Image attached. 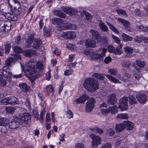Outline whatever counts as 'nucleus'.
<instances>
[{
	"mask_svg": "<svg viewBox=\"0 0 148 148\" xmlns=\"http://www.w3.org/2000/svg\"><path fill=\"white\" fill-rule=\"evenodd\" d=\"M111 144L109 143H107L104 144L101 148H111Z\"/></svg>",
	"mask_w": 148,
	"mask_h": 148,
	"instance_id": "nucleus-62",
	"label": "nucleus"
},
{
	"mask_svg": "<svg viewBox=\"0 0 148 148\" xmlns=\"http://www.w3.org/2000/svg\"><path fill=\"white\" fill-rule=\"evenodd\" d=\"M122 37L124 41H130L133 39V38L127 34L123 33L122 35Z\"/></svg>",
	"mask_w": 148,
	"mask_h": 148,
	"instance_id": "nucleus-39",
	"label": "nucleus"
},
{
	"mask_svg": "<svg viewBox=\"0 0 148 148\" xmlns=\"http://www.w3.org/2000/svg\"><path fill=\"white\" fill-rule=\"evenodd\" d=\"M20 89L24 92H26L29 90L28 86L25 83H21L19 84Z\"/></svg>",
	"mask_w": 148,
	"mask_h": 148,
	"instance_id": "nucleus-34",
	"label": "nucleus"
},
{
	"mask_svg": "<svg viewBox=\"0 0 148 148\" xmlns=\"http://www.w3.org/2000/svg\"><path fill=\"white\" fill-rule=\"evenodd\" d=\"M14 62L13 58L10 57L8 58L5 61V64L8 66H10L11 64Z\"/></svg>",
	"mask_w": 148,
	"mask_h": 148,
	"instance_id": "nucleus-43",
	"label": "nucleus"
},
{
	"mask_svg": "<svg viewBox=\"0 0 148 148\" xmlns=\"http://www.w3.org/2000/svg\"><path fill=\"white\" fill-rule=\"evenodd\" d=\"M106 133L108 136H112L114 135L115 131L113 129L109 128L107 130Z\"/></svg>",
	"mask_w": 148,
	"mask_h": 148,
	"instance_id": "nucleus-46",
	"label": "nucleus"
},
{
	"mask_svg": "<svg viewBox=\"0 0 148 148\" xmlns=\"http://www.w3.org/2000/svg\"><path fill=\"white\" fill-rule=\"evenodd\" d=\"M136 63L137 65L140 68H143L145 65V62L140 60H136Z\"/></svg>",
	"mask_w": 148,
	"mask_h": 148,
	"instance_id": "nucleus-38",
	"label": "nucleus"
},
{
	"mask_svg": "<svg viewBox=\"0 0 148 148\" xmlns=\"http://www.w3.org/2000/svg\"><path fill=\"white\" fill-rule=\"evenodd\" d=\"M97 42H95V41L92 39V40L90 39H88L86 40L85 41V46L87 47H94L95 46V44Z\"/></svg>",
	"mask_w": 148,
	"mask_h": 148,
	"instance_id": "nucleus-22",
	"label": "nucleus"
},
{
	"mask_svg": "<svg viewBox=\"0 0 148 148\" xmlns=\"http://www.w3.org/2000/svg\"><path fill=\"white\" fill-rule=\"evenodd\" d=\"M106 76L107 78L112 82L117 83H120V82L119 80L111 75H107Z\"/></svg>",
	"mask_w": 148,
	"mask_h": 148,
	"instance_id": "nucleus-36",
	"label": "nucleus"
},
{
	"mask_svg": "<svg viewBox=\"0 0 148 148\" xmlns=\"http://www.w3.org/2000/svg\"><path fill=\"white\" fill-rule=\"evenodd\" d=\"M116 97V95L114 93L110 95L107 100V103L111 105L115 103L117 101Z\"/></svg>",
	"mask_w": 148,
	"mask_h": 148,
	"instance_id": "nucleus-18",
	"label": "nucleus"
},
{
	"mask_svg": "<svg viewBox=\"0 0 148 148\" xmlns=\"http://www.w3.org/2000/svg\"><path fill=\"white\" fill-rule=\"evenodd\" d=\"M44 35L45 37H49L51 35L50 31L49 29H45L44 31Z\"/></svg>",
	"mask_w": 148,
	"mask_h": 148,
	"instance_id": "nucleus-58",
	"label": "nucleus"
},
{
	"mask_svg": "<svg viewBox=\"0 0 148 148\" xmlns=\"http://www.w3.org/2000/svg\"><path fill=\"white\" fill-rule=\"evenodd\" d=\"M108 25L109 26L110 29L113 30L114 32L118 34L119 32L118 30L114 27L111 24L109 23H107Z\"/></svg>",
	"mask_w": 148,
	"mask_h": 148,
	"instance_id": "nucleus-53",
	"label": "nucleus"
},
{
	"mask_svg": "<svg viewBox=\"0 0 148 148\" xmlns=\"http://www.w3.org/2000/svg\"><path fill=\"white\" fill-rule=\"evenodd\" d=\"M34 34H32L26 39L25 46L26 47H29L31 46L34 40L33 47L34 49H38L40 47L42 44V42L39 38L34 39Z\"/></svg>",
	"mask_w": 148,
	"mask_h": 148,
	"instance_id": "nucleus-4",
	"label": "nucleus"
},
{
	"mask_svg": "<svg viewBox=\"0 0 148 148\" xmlns=\"http://www.w3.org/2000/svg\"><path fill=\"white\" fill-rule=\"evenodd\" d=\"M106 51V49L103 48L99 50L98 51L99 53L87 50H85L83 53L88 59L91 60H96L105 56Z\"/></svg>",
	"mask_w": 148,
	"mask_h": 148,
	"instance_id": "nucleus-2",
	"label": "nucleus"
},
{
	"mask_svg": "<svg viewBox=\"0 0 148 148\" xmlns=\"http://www.w3.org/2000/svg\"><path fill=\"white\" fill-rule=\"evenodd\" d=\"M66 114L67 117L68 119H71L73 117V113L70 110H68L66 111Z\"/></svg>",
	"mask_w": 148,
	"mask_h": 148,
	"instance_id": "nucleus-50",
	"label": "nucleus"
},
{
	"mask_svg": "<svg viewBox=\"0 0 148 148\" xmlns=\"http://www.w3.org/2000/svg\"><path fill=\"white\" fill-rule=\"evenodd\" d=\"M135 15L141 16L142 14L140 11L138 9H135L134 14Z\"/></svg>",
	"mask_w": 148,
	"mask_h": 148,
	"instance_id": "nucleus-60",
	"label": "nucleus"
},
{
	"mask_svg": "<svg viewBox=\"0 0 148 148\" xmlns=\"http://www.w3.org/2000/svg\"><path fill=\"white\" fill-rule=\"evenodd\" d=\"M125 129L123 122L121 123L116 125L115 126V130L118 132H120Z\"/></svg>",
	"mask_w": 148,
	"mask_h": 148,
	"instance_id": "nucleus-25",
	"label": "nucleus"
},
{
	"mask_svg": "<svg viewBox=\"0 0 148 148\" xmlns=\"http://www.w3.org/2000/svg\"><path fill=\"white\" fill-rule=\"evenodd\" d=\"M8 103V97L0 99V104L6 105Z\"/></svg>",
	"mask_w": 148,
	"mask_h": 148,
	"instance_id": "nucleus-49",
	"label": "nucleus"
},
{
	"mask_svg": "<svg viewBox=\"0 0 148 148\" xmlns=\"http://www.w3.org/2000/svg\"><path fill=\"white\" fill-rule=\"evenodd\" d=\"M102 114L104 115H107L109 113L108 108L106 109H102L101 110Z\"/></svg>",
	"mask_w": 148,
	"mask_h": 148,
	"instance_id": "nucleus-59",
	"label": "nucleus"
},
{
	"mask_svg": "<svg viewBox=\"0 0 148 148\" xmlns=\"http://www.w3.org/2000/svg\"><path fill=\"white\" fill-rule=\"evenodd\" d=\"M16 116L17 117L16 121L21 123L23 126H25L27 121L30 120L31 118L30 114L28 113L17 114Z\"/></svg>",
	"mask_w": 148,
	"mask_h": 148,
	"instance_id": "nucleus-5",
	"label": "nucleus"
},
{
	"mask_svg": "<svg viewBox=\"0 0 148 148\" xmlns=\"http://www.w3.org/2000/svg\"><path fill=\"white\" fill-rule=\"evenodd\" d=\"M11 25V23L10 21H0V29L3 32L8 31L10 29Z\"/></svg>",
	"mask_w": 148,
	"mask_h": 148,
	"instance_id": "nucleus-11",
	"label": "nucleus"
},
{
	"mask_svg": "<svg viewBox=\"0 0 148 148\" xmlns=\"http://www.w3.org/2000/svg\"><path fill=\"white\" fill-rule=\"evenodd\" d=\"M83 86L85 88L91 92L95 91L99 88L98 82L92 78L86 79L83 83Z\"/></svg>",
	"mask_w": 148,
	"mask_h": 148,
	"instance_id": "nucleus-3",
	"label": "nucleus"
},
{
	"mask_svg": "<svg viewBox=\"0 0 148 148\" xmlns=\"http://www.w3.org/2000/svg\"><path fill=\"white\" fill-rule=\"evenodd\" d=\"M137 101L140 103L144 104L147 101V96L144 93H139L136 95Z\"/></svg>",
	"mask_w": 148,
	"mask_h": 148,
	"instance_id": "nucleus-12",
	"label": "nucleus"
},
{
	"mask_svg": "<svg viewBox=\"0 0 148 148\" xmlns=\"http://www.w3.org/2000/svg\"><path fill=\"white\" fill-rule=\"evenodd\" d=\"M116 19L120 22L122 23L124 26L127 27H130V23L127 21L125 20L120 18H118Z\"/></svg>",
	"mask_w": 148,
	"mask_h": 148,
	"instance_id": "nucleus-32",
	"label": "nucleus"
},
{
	"mask_svg": "<svg viewBox=\"0 0 148 148\" xmlns=\"http://www.w3.org/2000/svg\"><path fill=\"white\" fill-rule=\"evenodd\" d=\"M109 73L113 75H115L117 73L118 71L116 69H110L108 70Z\"/></svg>",
	"mask_w": 148,
	"mask_h": 148,
	"instance_id": "nucleus-54",
	"label": "nucleus"
},
{
	"mask_svg": "<svg viewBox=\"0 0 148 148\" xmlns=\"http://www.w3.org/2000/svg\"><path fill=\"white\" fill-rule=\"evenodd\" d=\"M24 55L26 56L31 57L36 55L35 51L34 50H27L23 52Z\"/></svg>",
	"mask_w": 148,
	"mask_h": 148,
	"instance_id": "nucleus-24",
	"label": "nucleus"
},
{
	"mask_svg": "<svg viewBox=\"0 0 148 148\" xmlns=\"http://www.w3.org/2000/svg\"><path fill=\"white\" fill-rule=\"evenodd\" d=\"M13 51L15 53H20L22 52V50L21 48L18 46H16L13 48Z\"/></svg>",
	"mask_w": 148,
	"mask_h": 148,
	"instance_id": "nucleus-51",
	"label": "nucleus"
},
{
	"mask_svg": "<svg viewBox=\"0 0 148 148\" xmlns=\"http://www.w3.org/2000/svg\"><path fill=\"white\" fill-rule=\"evenodd\" d=\"M117 13L118 14H122L125 17H127V15L126 11L122 9H118L116 10Z\"/></svg>",
	"mask_w": 148,
	"mask_h": 148,
	"instance_id": "nucleus-48",
	"label": "nucleus"
},
{
	"mask_svg": "<svg viewBox=\"0 0 148 148\" xmlns=\"http://www.w3.org/2000/svg\"><path fill=\"white\" fill-rule=\"evenodd\" d=\"M122 45L121 44H119L118 46L115 48L114 53L115 55H120L122 53L121 50Z\"/></svg>",
	"mask_w": 148,
	"mask_h": 148,
	"instance_id": "nucleus-29",
	"label": "nucleus"
},
{
	"mask_svg": "<svg viewBox=\"0 0 148 148\" xmlns=\"http://www.w3.org/2000/svg\"><path fill=\"white\" fill-rule=\"evenodd\" d=\"M91 131L99 134H101L103 132V130L102 129L97 127H94L92 129Z\"/></svg>",
	"mask_w": 148,
	"mask_h": 148,
	"instance_id": "nucleus-45",
	"label": "nucleus"
},
{
	"mask_svg": "<svg viewBox=\"0 0 148 148\" xmlns=\"http://www.w3.org/2000/svg\"><path fill=\"white\" fill-rule=\"evenodd\" d=\"M10 0H8V3L9 6L11 8L12 5H11L9 3ZM12 1H13L16 4V5L14 7V9L16 11L17 13V14H20V11L21 10V6L19 3L18 1L17 0H12Z\"/></svg>",
	"mask_w": 148,
	"mask_h": 148,
	"instance_id": "nucleus-16",
	"label": "nucleus"
},
{
	"mask_svg": "<svg viewBox=\"0 0 148 148\" xmlns=\"http://www.w3.org/2000/svg\"><path fill=\"white\" fill-rule=\"evenodd\" d=\"M36 65L37 69L40 70L43 69L41 63L40 62H36L35 60H32L29 61L24 67L25 75L32 81L34 80L36 77V71L35 67Z\"/></svg>",
	"mask_w": 148,
	"mask_h": 148,
	"instance_id": "nucleus-1",
	"label": "nucleus"
},
{
	"mask_svg": "<svg viewBox=\"0 0 148 148\" xmlns=\"http://www.w3.org/2000/svg\"><path fill=\"white\" fill-rule=\"evenodd\" d=\"M60 9L61 11L71 15H73L77 12V11L75 10L71 9L68 7L62 6L61 7Z\"/></svg>",
	"mask_w": 148,
	"mask_h": 148,
	"instance_id": "nucleus-14",
	"label": "nucleus"
},
{
	"mask_svg": "<svg viewBox=\"0 0 148 148\" xmlns=\"http://www.w3.org/2000/svg\"><path fill=\"white\" fill-rule=\"evenodd\" d=\"M85 14L86 19L88 20H91L92 16L89 13L86 12L85 13Z\"/></svg>",
	"mask_w": 148,
	"mask_h": 148,
	"instance_id": "nucleus-63",
	"label": "nucleus"
},
{
	"mask_svg": "<svg viewBox=\"0 0 148 148\" xmlns=\"http://www.w3.org/2000/svg\"><path fill=\"white\" fill-rule=\"evenodd\" d=\"M99 25L101 30L105 32L108 31V27L103 22L100 21L99 23Z\"/></svg>",
	"mask_w": 148,
	"mask_h": 148,
	"instance_id": "nucleus-40",
	"label": "nucleus"
},
{
	"mask_svg": "<svg viewBox=\"0 0 148 148\" xmlns=\"http://www.w3.org/2000/svg\"><path fill=\"white\" fill-rule=\"evenodd\" d=\"M131 64V63L127 60H123L121 63L122 66L124 68L129 67Z\"/></svg>",
	"mask_w": 148,
	"mask_h": 148,
	"instance_id": "nucleus-42",
	"label": "nucleus"
},
{
	"mask_svg": "<svg viewBox=\"0 0 148 148\" xmlns=\"http://www.w3.org/2000/svg\"><path fill=\"white\" fill-rule=\"evenodd\" d=\"M112 36L113 38L114 39L115 42L118 43L120 44L121 42V40L118 37L113 35H112Z\"/></svg>",
	"mask_w": 148,
	"mask_h": 148,
	"instance_id": "nucleus-61",
	"label": "nucleus"
},
{
	"mask_svg": "<svg viewBox=\"0 0 148 148\" xmlns=\"http://www.w3.org/2000/svg\"><path fill=\"white\" fill-rule=\"evenodd\" d=\"M6 84V81L3 79L2 76L0 74V86H5Z\"/></svg>",
	"mask_w": 148,
	"mask_h": 148,
	"instance_id": "nucleus-56",
	"label": "nucleus"
},
{
	"mask_svg": "<svg viewBox=\"0 0 148 148\" xmlns=\"http://www.w3.org/2000/svg\"><path fill=\"white\" fill-rule=\"evenodd\" d=\"M65 21L59 18H55L52 19V22L53 24L54 25H60V24L62 23L64 25V23ZM63 25H62L61 27L62 28V26H63ZM64 26V25H63Z\"/></svg>",
	"mask_w": 148,
	"mask_h": 148,
	"instance_id": "nucleus-21",
	"label": "nucleus"
},
{
	"mask_svg": "<svg viewBox=\"0 0 148 148\" xmlns=\"http://www.w3.org/2000/svg\"><path fill=\"white\" fill-rule=\"evenodd\" d=\"M108 108L109 110V113H110L112 114H115L118 110L117 106L116 105L110 107Z\"/></svg>",
	"mask_w": 148,
	"mask_h": 148,
	"instance_id": "nucleus-35",
	"label": "nucleus"
},
{
	"mask_svg": "<svg viewBox=\"0 0 148 148\" xmlns=\"http://www.w3.org/2000/svg\"><path fill=\"white\" fill-rule=\"evenodd\" d=\"M62 29H76L77 28V25L74 24L68 23L66 22L64 23V26H62Z\"/></svg>",
	"mask_w": 148,
	"mask_h": 148,
	"instance_id": "nucleus-17",
	"label": "nucleus"
},
{
	"mask_svg": "<svg viewBox=\"0 0 148 148\" xmlns=\"http://www.w3.org/2000/svg\"><path fill=\"white\" fill-rule=\"evenodd\" d=\"M86 103L85 110L86 112H91L95 107V104L96 102L95 99L93 98L89 99Z\"/></svg>",
	"mask_w": 148,
	"mask_h": 148,
	"instance_id": "nucleus-9",
	"label": "nucleus"
},
{
	"mask_svg": "<svg viewBox=\"0 0 148 148\" xmlns=\"http://www.w3.org/2000/svg\"><path fill=\"white\" fill-rule=\"evenodd\" d=\"M89 98V97L88 95H84L77 99L75 101L77 103H84L86 100L88 99Z\"/></svg>",
	"mask_w": 148,
	"mask_h": 148,
	"instance_id": "nucleus-20",
	"label": "nucleus"
},
{
	"mask_svg": "<svg viewBox=\"0 0 148 148\" xmlns=\"http://www.w3.org/2000/svg\"><path fill=\"white\" fill-rule=\"evenodd\" d=\"M92 76L95 77L96 79L103 80L104 78L103 74L100 73H94L92 74Z\"/></svg>",
	"mask_w": 148,
	"mask_h": 148,
	"instance_id": "nucleus-41",
	"label": "nucleus"
},
{
	"mask_svg": "<svg viewBox=\"0 0 148 148\" xmlns=\"http://www.w3.org/2000/svg\"><path fill=\"white\" fill-rule=\"evenodd\" d=\"M15 110L14 108L13 107H8L5 108V110L7 113L10 114L13 113Z\"/></svg>",
	"mask_w": 148,
	"mask_h": 148,
	"instance_id": "nucleus-47",
	"label": "nucleus"
},
{
	"mask_svg": "<svg viewBox=\"0 0 148 148\" xmlns=\"http://www.w3.org/2000/svg\"><path fill=\"white\" fill-rule=\"evenodd\" d=\"M129 116L126 113L119 114L116 117V118L117 120L119 119H128Z\"/></svg>",
	"mask_w": 148,
	"mask_h": 148,
	"instance_id": "nucleus-28",
	"label": "nucleus"
},
{
	"mask_svg": "<svg viewBox=\"0 0 148 148\" xmlns=\"http://www.w3.org/2000/svg\"><path fill=\"white\" fill-rule=\"evenodd\" d=\"M90 136L92 139V147L93 148H97L101 143V137L93 134H91Z\"/></svg>",
	"mask_w": 148,
	"mask_h": 148,
	"instance_id": "nucleus-7",
	"label": "nucleus"
},
{
	"mask_svg": "<svg viewBox=\"0 0 148 148\" xmlns=\"http://www.w3.org/2000/svg\"><path fill=\"white\" fill-rule=\"evenodd\" d=\"M1 120V125L6 126V129L9 128L10 123L8 119L5 117H2Z\"/></svg>",
	"mask_w": 148,
	"mask_h": 148,
	"instance_id": "nucleus-31",
	"label": "nucleus"
},
{
	"mask_svg": "<svg viewBox=\"0 0 148 148\" xmlns=\"http://www.w3.org/2000/svg\"><path fill=\"white\" fill-rule=\"evenodd\" d=\"M138 29L140 31L148 32V27H145L143 25H141L138 26Z\"/></svg>",
	"mask_w": 148,
	"mask_h": 148,
	"instance_id": "nucleus-52",
	"label": "nucleus"
},
{
	"mask_svg": "<svg viewBox=\"0 0 148 148\" xmlns=\"http://www.w3.org/2000/svg\"><path fill=\"white\" fill-rule=\"evenodd\" d=\"M129 102L131 104L136 103L137 101L134 96L131 95L129 96Z\"/></svg>",
	"mask_w": 148,
	"mask_h": 148,
	"instance_id": "nucleus-44",
	"label": "nucleus"
},
{
	"mask_svg": "<svg viewBox=\"0 0 148 148\" xmlns=\"http://www.w3.org/2000/svg\"><path fill=\"white\" fill-rule=\"evenodd\" d=\"M8 103L14 105L18 103V101L17 99L15 97L10 96L8 97Z\"/></svg>",
	"mask_w": 148,
	"mask_h": 148,
	"instance_id": "nucleus-27",
	"label": "nucleus"
},
{
	"mask_svg": "<svg viewBox=\"0 0 148 148\" xmlns=\"http://www.w3.org/2000/svg\"><path fill=\"white\" fill-rule=\"evenodd\" d=\"M75 33L72 31L63 32L61 34V36L65 39H73L76 37Z\"/></svg>",
	"mask_w": 148,
	"mask_h": 148,
	"instance_id": "nucleus-13",
	"label": "nucleus"
},
{
	"mask_svg": "<svg viewBox=\"0 0 148 148\" xmlns=\"http://www.w3.org/2000/svg\"><path fill=\"white\" fill-rule=\"evenodd\" d=\"M11 48V46L10 44H6L5 45V53H8Z\"/></svg>",
	"mask_w": 148,
	"mask_h": 148,
	"instance_id": "nucleus-64",
	"label": "nucleus"
},
{
	"mask_svg": "<svg viewBox=\"0 0 148 148\" xmlns=\"http://www.w3.org/2000/svg\"><path fill=\"white\" fill-rule=\"evenodd\" d=\"M128 99L127 97H124L121 99L119 101V108L122 111L125 110L128 108L127 101Z\"/></svg>",
	"mask_w": 148,
	"mask_h": 148,
	"instance_id": "nucleus-10",
	"label": "nucleus"
},
{
	"mask_svg": "<svg viewBox=\"0 0 148 148\" xmlns=\"http://www.w3.org/2000/svg\"><path fill=\"white\" fill-rule=\"evenodd\" d=\"M125 129L131 130L134 128V123L129 121H123Z\"/></svg>",
	"mask_w": 148,
	"mask_h": 148,
	"instance_id": "nucleus-19",
	"label": "nucleus"
},
{
	"mask_svg": "<svg viewBox=\"0 0 148 148\" xmlns=\"http://www.w3.org/2000/svg\"><path fill=\"white\" fill-rule=\"evenodd\" d=\"M126 140L127 139L123 136H118L116 143V145H119L121 142L124 143L126 141Z\"/></svg>",
	"mask_w": 148,
	"mask_h": 148,
	"instance_id": "nucleus-37",
	"label": "nucleus"
},
{
	"mask_svg": "<svg viewBox=\"0 0 148 148\" xmlns=\"http://www.w3.org/2000/svg\"><path fill=\"white\" fill-rule=\"evenodd\" d=\"M53 13L54 15L62 18H65L66 17V14L59 10H53Z\"/></svg>",
	"mask_w": 148,
	"mask_h": 148,
	"instance_id": "nucleus-26",
	"label": "nucleus"
},
{
	"mask_svg": "<svg viewBox=\"0 0 148 148\" xmlns=\"http://www.w3.org/2000/svg\"><path fill=\"white\" fill-rule=\"evenodd\" d=\"M124 49L127 56L130 58L131 57L133 53V49L130 47L127 46L124 48Z\"/></svg>",
	"mask_w": 148,
	"mask_h": 148,
	"instance_id": "nucleus-23",
	"label": "nucleus"
},
{
	"mask_svg": "<svg viewBox=\"0 0 148 148\" xmlns=\"http://www.w3.org/2000/svg\"><path fill=\"white\" fill-rule=\"evenodd\" d=\"M90 32L92 35V39L95 41V42H98L101 41L100 35L97 31L95 30H91Z\"/></svg>",
	"mask_w": 148,
	"mask_h": 148,
	"instance_id": "nucleus-15",
	"label": "nucleus"
},
{
	"mask_svg": "<svg viewBox=\"0 0 148 148\" xmlns=\"http://www.w3.org/2000/svg\"><path fill=\"white\" fill-rule=\"evenodd\" d=\"M21 124L20 122L16 121V120L14 121H13L9 124V128L11 129H14L17 128L18 125Z\"/></svg>",
	"mask_w": 148,
	"mask_h": 148,
	"instance_id": "nucleus-30",
	"label": "nucleus"
},
{
	"mask_svg": "<svg viewBox=\"0 0 148 148\" xmlns=\"http://www.w3.org/2000/svg\"><path fill=\"white\" fill-rule=\"evenodd\" d=\"M143 36H136L134 38L135 41L137 42L140 43L143 41Z\"/></svg>",
	"mask_w": 148,
	"mask_h": 148,
	"instance_id": "nucleus-57",
	"label": "nucleus"
},
{
	"mask_svg": "<svg viewBox=\"0 0 148 148\" xmlns=\"http://www.w3.org/2000/svg\"><path fill=\"white\" fill-rule=\"evenodd\" d=\"M47 91L49 92H52L53 93L54 92V88L51 85H49L47 86L46 87Z\"/></svg>",
	"mask_w": 148,
	"mask_h": 148,
	"instance_id": "nucleus-55",
	"label": "nucleus"
},
{
	"mask_svg": "<svg viewBox=\"0 0 148 148\" xmlns=\"http://www.w3.org/2000/svg\"><path fill=\"white\" fill-rule=\"evenodd\" d=\"M134 78L133 79L134 81L132 82L131 81V79L129 78L130 77V75H127V77H125L124 79H122L121 78H119V79L123 82H125L127 85L132 84V83L138 84L139 83L138 81L141 77V76L137 73H134Z\"/></svg>",
	"mask_w": 148,
	"mask_h": 148,
	"instance_id": "nucleus-6",
	"label": "nucleus"
},
{
	"mask_svg": "<svg viewBox=\"0 0 148 148\" xmlns=\"http://www.w3.org/2000/svg\"><path fill=\"white\" fill-rule=\"evenodd\" d=\"M1 73L8 81H11L12 74L10 69L8 67L6 66L3 67Z\"/></svg>",
	"mask_w": 148,
	"mask_h": 148,
	"instance_id": "nucleus-8",
	"label": "nucleus"
},
{
	"mask_svg": "<svg viewBox=\"0 0 148 148\" xmlns=\"http://www.w3.org/2000/svg\"><path fill=\"white\" fill-rule=\"evenodd\" d=\"M5 17L8 20L13 21H15L16 19V17L13 14L9 13L5 14Z\"/></svg>",
	"mask_w": 148,
	"mask_h": 148,
	"instance_id": "nucleus-33",
	"label": "nucleus"
}]
</instances>
